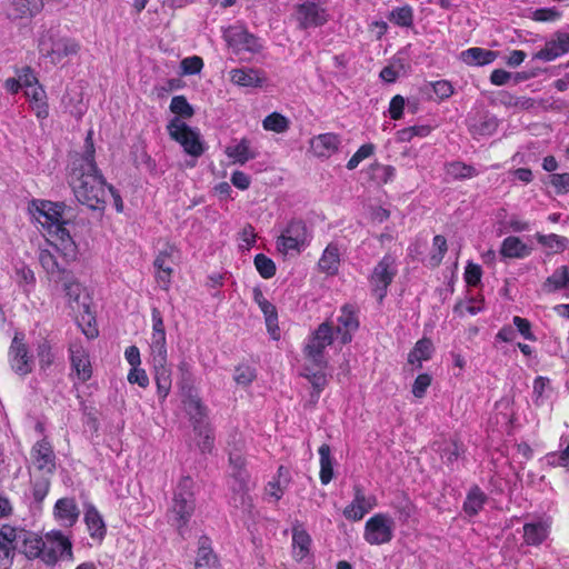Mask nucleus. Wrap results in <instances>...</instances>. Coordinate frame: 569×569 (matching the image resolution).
Instances as JSON below:
<instances>
[{
    "instance_id": "obj_34",
    "label": "nucleus",
    "mask_w": 569,
    "mask_h": 569,
    "mask_svg": "<svg viewBox=\"0 0 569 569\" xmlns=\"http://www.w3.org/2000/svg\"><path fill=\"white\" fill-rule=\"evenodd\" d=\"M432 351V342L423 338L417 341L415 348L409 352L408 362L416 368H421L422 362L430 359Z\"/></svg>"
},
{
    "instance_id": "obj_63",
    "label": "nucleus",
    "mask_w": 569,
    "mask_h": 569,
    "mask_svg": "<svg viewBox=\"0 0 569 569\" xmlns=\"http://www.w3.org/2000/svg\"><path fill=\"white\" fill-rule=\"evenodd\" d=\"M406 100L402 96H395L389 103V114L393 120L402 118Z\"/></svg>"
},
{
    "instance_id": "obj_13",
    "label": "nucleus",
    "mask_w": 569,
    "mask_h": 569,
    "mask_svg": "<svg viewBox=\"0 0 569 569\" xmlns=\"http://www.w3.org/2000/svg\"><path fill=\"white\" fill-rule=\"evenodd\" d=\"M64 556L72 559L71 541L58 530H52L46 533L41 560L48 566H53L61 557Z\"/></svg>"
},
{
    "instance_id": "obj_59",
    "label": "nucleus",
    "mask_w": 569,
    "mask_h": 569,
    "mask_svg": "<svg viewBox=\"0 0 569 569\" xmlns=\"http://www.w3.org/2000/svg\"><path fill=\"white\" fill-rule=\"evenodd\" d=\"M127 378L130 383H137L141 388H146L149 385L148 375L140 366L131 367Z\"/></svg>"
},
{
    "instance_id": "obj_18",
    "label": "nucleus",
    "mask_w": 569,
    "mask_h": 569,
    "mask_svg": "<svg viewBox=\"0 0 569 569\" xmlns=\"http://www.w3.org/2000/svg\"><path fill=\"white\" fill-rule=\"evenodd\" d=\"M33 467L43 475H52L56 470V455L47 439L37 441L30 452Z\"/></svg>"
},
{
    "instance_id": "obj_54",
    "label": "nucleus",
    "mask_w": 569,
    "mask_h": 569,
    "mask_svg": "<svg viewBox=\"0 0 569 569\" xmlns=\"http://www.w3.org/2000/svg\"><path fill=\"white\" fill-rule=\"evenodd\" d=\"M561 18V12L556 8H541L532 12V19L539 22H553Z\"/></svg>"
},
{
    "instance_id": "obj_6",
    "label": "nucleus",
    "mask_w": 569,
    "mask_h": 569,
    "mask_svg": "<svg viewBox=\"0 0 569 569\" xmlns=\"http://www.w3.org/2000/svg\"><path fill=\"white\" fill-rule=\"evenodd\" d=\"M311 233L301 220H292L277 238V250L283 256L299 254L310 242Z\"/></svg>"
},
{
    "instance_id": "obj_21",
    "label": "nucleus",
    "mask_w": 569,
    "mask_h": 569,
    "mask_svg": "<svg viewBox=\"0 0 569 569\" xmlns=\"http://www.w3.org/2000/svg\"><path fill=\"white\" fill-rule=\"evenodd\" d=\"M70 361L71 367L74 370L77 378L84 382L92 376V367L87 350L78 343L70 346Z\"/></svg>"
},
{
    "instance_id": "obj_19",
    "label": "nucleus",
    "mask_w": 569,
    "mask_h": 569,
    "mask_svg": "<svg viewBox=\"0 0 569 569\" xmlns=\"http://www.w3.org/2000/svg\"><path fill=\"white\" fill-rule=\"evenodd\" d=\"M569 52V32L557 31L541 48L533 54V59L550 62Z\"/></svg>"
},
{
    "instance_id": "obj_23",
    "label": "nucleus",
    "mask_w": 569,
    "mask_h": 569,
    "mask_svg": "<svg viewBox=\"0 0 569 569\" xmlns=\"http://www.w3.org/2000/svg\"><path fill=\"white\" fill-rule=\"evenodd\" d=\"M253 301L259 306L264 316V321L268 332L273 339L279 337L278 313L276 307L264 297L263 292L256 288L253 289Z\"/></svg>"
},
{
    "instance_id": "obj_32",
    "label": "nucleus",
    "mask_w": 569,
    "mask_h": 569,
    "mask_svg": "<svg viewBox=\"0 0 569 569\" xmlns=\"http://www.w3.org/2000/svg\"><path fill=\"white\" fill-rule=\"evenodd\" d=\"M318 266L322 272L329 276H333L338 272L340 266V251L337 244L330 243L327 246L319 259Z\"/></svg>"
},
{
    "instance_id": "obj_58",
    "label": "nucleus",
    "mask_w": 569,
    "mask_h": 569,
    "mask_svg": "<svg viewBox=\"0 0 569 569\" xmlns=\"http://www.w3.org/2000/svg\"><path fill=\"white\" fill-rule=\"evenodd\" d=\"M431 385V377L428 373L419 375L412 385V395L416 398H422L426 395L427 389Z\"/></svg>"
},
{
    "instance_id": "obj_64",
    "label": "nucleus",
    "mask_w": 569,
    "mask_h": 569,
    "mask_svg": "<svg viewBox=\"0 0 569 569\" xmlns=\"http://www.w3.org/2000/svg\"><path fill=\"white\" fill-rule=\"evenodd\" d=\"M550 183L558 193L569 192V173H553Z\"/></svg>"
},
{
    "instance_id": "obj_40",
    "label": "nucleus",
    "mask_w": 569,
    "mask_h": 569,
    "mask_svg": "<svg viewBox=\"0 0 569 569\" xmlns=\"http://www.w3.org/2000/svg\"><path fill=\"white\" fill-rule=\"evenodd\" d=\"M217 559L208 546V539L202 538L198 549L194 569H216Z\"/></svg>"
},
{
    "instance_id": "obj_10",
    "label": "nucleus",
    "mask_w": 569,
    "mask_h": 569,
    "mask_svg": "<svg viewBox=\"0 0 569 569\" xmlns=\"http://www.w3.org/2000/svg\"><path fill=\"white\" fill-rule=\"evenodd\" d=\"M292 18L300 29L306 30L326 24L330 14L327 8L307 0L293 7Z\"/></svg>"
},
{
    "instance_id": "obj_51",
    "label": "nucleus",
    "mask_w": 569,
    "mask_h": 569,
    "mask_svg": "<svg viewBox=\"0 0 569 569\" xmlns=\"http://www.w3.org/2000/svg\"><path fill=\"white\" fill-rule=\"evenodd\" d=\"M375 151V146L372 143L362 144L356 153L349 159L347 163V168L349 170L356 169L361 161L369 158Z\"/></svg>"
},
{
    "instance_id": "obj_57",
    "label": "nucleus",
    "mask_w": 569,
    "mask_h": 569,
    "mask_svg": "<svg viewBox=\"0 0 569 569\" xmlns=\"http://www.w3.org/2000/svg\"><path fill=\"white\" fill-rule=\"evenodd\" d=\"M174 252L173 247H167L166 249L161 250L157 258L154 259V268L157 270H163L168 269L171 270V263H172V254Z\"/></svg>"
},
{
    "instance_id": "obj_36",
    "label": "nucleus",
    "mask_w": 569,
    "mask_h": 569,
    "mask_svg": "<svg viewBox=\"0 0 569 569\" xmlns=\"http://www.w3.org/2000/svg\"><path fill=\"white\" fill-rule=\"evenodd\" d=\"M565 288L569 289V268L562 266L547 278L543 283V289L547 292H553Z\"/></svg>"
},
{
    "instance_id": "obj_3",
    "label": "nucleus",
    "mask_w": 569,
    "mask_h": 569,
    "mask_svg": "<svg viewBox=\"0 0 569 569\" xmlns=\"http://www.w3.org/2000/svg\"><path fill=\"white\" fill-rule=\"evenodd\" d=\"M17 549L28 559L41 558L43 539L37 533L22 528L3 525L0 528L1 569H9L11 567Z\"/></svg>"
},
{
    "instance_id": "obj_11",
    "label": "nucleus",
    "mask_w": 569,
    "mask_h": 569,
    "mask_svg": "<svg viewBox=\"0 0 569 569\" xmlns=\"http://www.w3.org/2000/svg\"><path fill=\"white\" fill-rule=\"evenodd\" d=\"M151 320L152 332L149 342L150 361L152 367H162V365H167L168 351L163 319L157 308H153L151 311Z\"/></svg>"
},
{
    "instance_id": "obj_24",
    "label": "nucleus",
    "mask_w": 569,
    "mask_h": 569,
    "mask_svg": "<svg viewBox=\"0 0 569 569\" xmlns=\"http://www.w3.org/2000/svg\"><path fill=\"white\" fill-rule=\"evenodd\" d=\"M341 140L336 133H322L310 140V149L318 158H329L339 149Z\"/></svg>"
},
{
    "instance_id": "obj_17",
    "label": "nucleus",
    "mask_w": 569,
    "mask_h": 569,
    "mask_svg": "<svg viewBox=\"0 0 569 569\" xmlns=\"http://www.w3.org/2000/svg\"><path fill=\"white\" fill-rule=\"evenodd\" d=\"M229 477L232 479L231 488L239 491L241 503L247 500L246 492L249 490L250 476L246 469L244 458L239 452H231L229 456Z\"/></svg>"
},
{
    "instance_id": "obj_43",
    "label": "nucleus",
    "mask_w": 569,
    "mask_h": 569,
    "mask_svg": "<svg viewBox=\"0 0 569 569\" xmlns=\"http://www.w3.org/2000/svg\"><path fill=\"white\" fill-rule=\"evenodd\" d=\"M290 121L279 112H272L262 121V127L267 131L283 133L289 129Z\"/></svg>"
},
{
    "instance_id": "obj_26",
    "label": "nucleus",
    "mask_w": 569,
    "mask_h": 569,
    "mask_svg": "<svg viewBox=\"0 0 569 569\" xmlns=\"http://www.w3.org/2000/svg\"><path fill=\"white\" fill-rule=\"evenodd\" d=\"M24 94L29 101L32 112L39 120L47 119L49 116V104L47 92L42 86H33L24 90Z\"/></svg>"
},
{
    "instance_id": "obj_42",
    "label": "nucleus",
    "mask_w": 569,
    "mask_h": 569,
    "mask_svg": "<svg viewBox=\"0 0 569 569\" xmlns=\"http://www.w3.org/2000/svg\"><path fill=\"white\" fill-rule=\"evenodd\" d=\"M485 501V493L477 487L472 488L465 500L463 510L469 516H475L482 509Z\"/></svg>"
},
{
    "instance_id": "obj_48",
    "label": "nucleus",
    "mask_w": 569,
    "mask_h": 569,
    "mask_svg": "<svg viewBox=\"0 0 569 569\" xmlns=\"http://www.w3.org/2000/svg\"><path fill=\"white\" fill-rule=\"evenodd\" d=\"M432 246L433 250L429 257L428 263L431 267H438L441 263L445 253L447 252V240L440 234L435 236Z\"/></svg>"
},
{
    "instance_id": "obj_35",
    "label": "nucleus",
    "mask_w": 569,
    "mask_h": 569,
    "mask_svg": "<svg viewBox=\"0 0 569 569\" xmlns=\"http://www.w3.org/2000/svg\"><path fill=\"white\" fill-rule=\"evenodd\" d=\"M36 351L40 370L46 371L56 360L53 345L47 338H42L37 342Z\"/></svg>"
},
{
    "instance_id": "obj_20",
    "label": "nucleus",
    "mask_w": 569,
    "mask_h": 569,
    "mask_svg": "<svg viewBox=\"0 0 569 569\" xmlns=\"http://www.w3.org/2000/svg\"><path fill=\"white\" fill-rule=\"evenodd\" d=\"M229 79L233 84L246 88H261L267 83L266 72L256 68L231 69Z\"/></svg>"
},
{
    "instance_id": "obj_49",
    "label": "nucleus",
    "mask_w": 569,
    "mask_h": 569,
    "mask_svg": "<svg viewBox=\"0 0 569 569\" xmlns=\"http://www.w3.org/2000/svg\"><path fill=\"white\" fill-rule=\"evenodd\" d=\"M317 370H312L309 366L305 368V377L310 381L315 388L317 396L323 390L327 385V378L323 372L325 368L316 367Z\"/></svg>"
},
{
    "instance_id": "obj_28",
    "label": "nucleus",
    "mask_w": 569,
    "mask_h": 569,
    "mask_svg": "<svg viewBox=\"0 0 569 569\" xmlns=\"http://www.w3.org/2000/svg\"><path fill=\"white\" fill-rule=\"evenodd\" d=\"M549 531L550 522L548 520L526 523L523 526V540L528 546H539L547 539Z\"/></svg>"
},
{
    "instance_id": "obj_4",
    "label": "nucleus",
    "mask_w": 569,
    "mask_h": 569,
    "mask_svg": "<svg viewBox=\"0 0 569 569\" xmlns=\"http://www.w3.org/2000/svg\"><path fill=\"white\" fill-rule=\"evenodd\" d=\"M196 509L194 481L183 477L177 485L172 503L168 510V522L174 527L181 537L188 531V522Z\"/></svg>"
},
{
    "instance_id": "obj_50",
    "label": "nucleus",
    "mask_w": 569,
    "mask_h": 569,
    "mask_svg": "<svg viewBox=\"0 0 569 569\" xmlns=\"http://www.w3.org/2000/svg\"><path fill=\"white\" fill-rule=\"evenodd\" d=\"M170 110L181 117L190 118L193 109L183 96H176L170 103Z\"/></svg>"
},
{
    "instance_id": "obj_2",
    "label": "nucleus",
    "mask_w": 569,
    "mask_h": 569,
    "mask_svg": "<svg viewBox=\"0 0 569 569\" xmlns=\"http://www.w3.org/2000/svg\"><path fill=\"white\" fill-rule=\"evenodd\" d=\"M64 209L63 203L48 200H32L29 204L32 218L41 226L50 244L63 258L72 260L77 256V244L66 228Z\"/></svg>"
},
{
    "instance_id": "obj_16",
    "label": "nucleus",
    "mask_w": 569,
    "mask_h": 569,
    "mask_svg": "<svg viewBox=\"0 0 569 569\" xmlns=\"http://www.w3.org/2000/svg\"><path fill=\"white\" fill-rule=\"evenodd\" d=\"M352 489L353 498L343 508L342 515L347 520L357 522L376 508L378 501L375 495L367 493L366 489L359 483H356Z\"/></svg>"
},
{
    "instance_id": "obj_37",
    "label": "nucleus",
    "mask_w": 569,
    "mask_h": 569,
    "mask_svg": "<svg viewBox=\"0 0 569 569\" xmlns=\"http://www.w3.org/2000/svg\"><path fill=\"white\" fill-rule=\"evenodd\" d=\"M153 369L158 397L160 401H164L171 389V371L167 365L153 367Z\"/></svg>"
},
{
    "instance_id": "obj_33",
    "label": "nucleus",
    "mask_w": 569,
    "mask_h": 569,
    "mask_svg": "<svg viewBox=\"0 0 569 569\" xmlns=\"http://www.w3.org/2000/svg\"><path fill=\"white\" fill-rule=\"evenodd\" d=\"M84 522L89 535L93 539L101 541L106 535V525L99 511L90 506L84 512Z\"/></svg>"
},
{
    "instance_id": "obj_30",
    "label": "nucleus",
    "mask_w": 569,
    "mask_h": 569,
    "mask_svg": "<svg viewBox=\"0 0 569 569\" xmlns=\"http://www.w3.org/2000/svg\"><path fill=\"white\" fill-rule=\"evenodd\" d=\"M498 52L479 47L469 48L460 53V59L469 66H486L493 62Z\"/></svg>"
},
{
    "instance_id": "obj_62",
    "label": "nucleus",
    "mask_w": 569,
    "mask_h": 569,
    "mask_svg": "<svg viewBox=\"0 0 569 569\" xmlns=\"http://www.w3.org/2000/svg\"><path fill=\"white\" fill-rule=\"evenodd\" d=\"M286 487L287 485L282 483L280 479H272L266 486V495L278 501L283 496Z\"/></svg>"
},
{
    "instance_id": "obj_1",
    "label": "nucleus",
    "mask_w": 569,
    "mask_h": 569,
    "mask_svg": "<svg viewBox=\"0 0 569 569\" xmlns=\"http://www.w3.org/2000/svg\"><path fill=\"white\" fill-rule=\"evenodd\" d=\"M69 184L81 204L92 210H102L104 208L108 198V187L94 162L91 131L86 137V151L72 158Z\"/></svg>"
},
{
    "instance_id": "obj_45",
    "label": "nucleus",
    "mask_w": 569,
    "mask_h": 569,
    "mask_svg": "<svg viewBox=\"0 0 569 569\" xmlns=\"http://www.w3.org/2000/svg\"><path fill=\"white\" fill-rule=\"evenodd\" d=\"M446 172L453 179H466L477 176V171L473 167L459 161L448 163L446 166Z\"/></svg>"
},
{
    "instance_id": "obj_7",
    "label": "nucleus",
    "mask_w": 569,
    "mask_h": 569,
    "mask_svg": "<svg viewBox=\"0 0 569 569\" xmlns=\"http://www.w3.org/2000/svg\"><path fill=\"white\" fill-rule=\"evenodd\" d=\"M396 531L395 519L386 512L371 516L365 523L363 539L371 546L389 543Z\"/></svg>"
},
{
    "instance_id": "obj_15",
    "label": "nucleus",
    "mask_w": 569,
    "mask_h": 569,
    "mask_svg": "<svg viewBox=\"0 0 569 569\" xmlns=\"http://www.w3.org/2000/svg\"><path fill=\"white\" fill-rule=\"evenodd\" d=\"M332 327L329 322L321 323L313 332L305 349L308 360L315 367L326 368L327 361L323 359V351L332 343Z\"/></svg>"
},
{
    "instance_id": "obj_25",
    "label": "nucleus",
    "mask_w": 569,
    "mask_h": 569,
    "mask_svg": "<svg viewBox=\"0 0 569 569\" xmlns=\"http://www.w3.org/2000/svg\"><path fill=\"white\" fill-rule=\"evenodd\" d=\"M79 515V508L72 498H61L54 505L53 516L62 526L72 527Z\"/></svg>"
},
{
    "instance_id": "obj_47",
    "label": "nucleus",
    "mask_w": 569,
    "mask_h": 569,
    "mask_svg": "<svg viewBox=\"0 0 569 569\" xmlns=\"http://www.w3.org/2000/svg\"><path fill=\"white\" fill-rule=\"evenodd\" d=\"M254 267L259 274L264 279H270L276 274V264L263 253H258L254 257Z\"/></svg>"
},
{
    "instance_id": "obj_38",
    "label": "nucleus",
    "mask_w": 569,
    "mask_h": 569,
    "mask_svg": "<svg viewBox=\"0 0 569 569\" xmlns=\"http://www.w3.org/2000/svg\"><path fill=\"white\" fill-rule=\"evenodd\" d=\"M184 409L194 425L207 423V409L197 396H189L184 401Z\"/></svg>"
},
{
    "instance_id": "obj_22",
    "label": "nucleus",
    "mask_w": 569,
    "mask_h": 569,
    "mask_svg": "<svg viewBox=\"0 0 569 569\" xmlns=\"http://www.w3.org/2000/svg\"><path fill=\"white\" fill-rule=\"evenodd\" d=\"M337 333L341 343L346 345L351 341L352 333L358 329L359 321L353 311L349 306H345L340 310V315L337 318Z\"/></svg>"
},
{
    "instance_id": "obj_55",
    "label": "nucleus",
    "mask_w": 569,
    "mask_h": 569,
    "mask_svg": "<svg viewBox=\"0 0 569 569\" xmlns=\"http://www.w3.org/2000/svg\"><path fill=\"white\" fill-rule=\"evenodd\" d=\"M203 68V60L198 56L184 58L181 61V70L183 74H197Z\"/></svg>"
},
{
    "instance_id": "obj_31",
    "label": "nucleus",
    "mask_w": 569,
    "mask_h": 569,
    "mask_svg": "<svg viewBox=\"0 0 569 569\" xmlns=\"http://www.w3.org/2000/svg\"><path fill=\"white\" fill-rule=\"evenodd\" d=\"M226 154L234 163L240 164H244L247 161L257 157V152L251 149V143L246 138L234 144L228 146L226 148Z\"/></svg>"
},
{
    "instance_id": "obj_12",
    "label": "nucleus",
    "mask_w": 569,
    "mask_h": 569,
    "mask_svg": "<svg viewBox=\"0 0 569 569\" xmlns=\"http://www.w3.org/2000/svg\"><path fill=\"white\" fill-rule=\"evenodd\" d=\"M10 368L20 377H26L33 370V357L24 341L22 332H16L8 350Z\"/></svg>"
},
{
    "instance_id": "obj_60",
    "label": "nucleus",
    "mask_w": 569,
    "mask_h": 569,
    "mask_svg": "<svg viewBox=\"0 0 569 569\" xmlns=\"http://www.w3.org/2000/svg\"><path fill=\"white\" fill-rule=\"evenodd\" d=\"M257 234L252 226L247 224L240 232V243L239 247L241 250H250L252 246L256 243Z\"/></svg>"
},
{
    "instance_id": "obj_39",
    "label": "nucleus",
    "mask_w": 569,
    "mask_h": 569,
    "mask_svg": "<svg viewBox=\"0 0 569 569\" xmlns=\"http://www.w3.org/2000/svg\"><path fill=\"white\" fill-rule=\"evenodd\" d=\"M320 480L322 485H328L333 478V468L330 447L327 443L320 446Z\"/></svg>"
},
{
    "instance_id": "obj_52",
    "label": "nucleus",
    "mask_w": 569,
    "mask_h": 569,
    "mask_svg": "<svg viewBox=\"0 0 569 569\" xmlns=\"http://www.w3.org/2000/svg\"><path fill=\"white\" fill-rule=\"evenodd\" d=\"M39 261L42 266V268L49 273V274H56L60 272V267L57 262L56 257L49 251V250H41L39 253Z\"/></svg>"
},
{
    "instance_id": "obj_9",
    "label": "nucleus",
    "mask_w": 569,
    "mask_h": 569,
    "mask_svg": "<svg viewBox=\"0 0 569 569\" xmlns=\"http://www.w3.org/2000/svg\"><path fill=\"white\" fill-rule=\"evenodd\" d=\"M223 39L228 47L237 56L242 53H258L262 49L259 38L250 33L243 26H231L223 32Z\"/></svg>"
},
{
    "instance_id": "obj_29",
    "label": "nucleus",
    "mask_w": 569,
    "mask_h": 569,
    "mask_svg": "<svg viewBox=\"0 0 569 569\" xmlns=\"http://www.w3.org/2000/svg\"><path fill=\"white\" fill-rule=\"evenodd\" d=\"M311 537L299 526L292 528V557L302 561L310 553Z\"/></svg>"
},
{
    "instance_id": "obj_44",
    "label": "nucleus",
    "mask_w": 569,
    "mask_h": 569,
    "mask_svg": "<svg viewBox=\"0 0 569 569\" xmlns=\"http://www.w3.org/2000/svg\"><path fill=\"white\" fill-rule=\"evenodd\" d=\"M389 20L399 27H411L413 23V10L408 4L397 7L389 13Z\"/></svg>"
},
{
    "instance_id": "obj_56",
    "label": "nucleus",
    "mask_w": 569,
    "mask_h": 569,
    "mask_svg": "<svg viewBox=\"0 0 569 569\" xmlns=\"http://www.w3.org/2000/svg\"><path fill=\"white\" fill-rule=\"evenodd\" d=\"M483 309L482 301L471 299L467 302H459L455 307V311L459 313L460 316H465L466 313H469L471 316H475L479 313Z\"/></svg>"
},
{
    "instance_id": "obj_14",
    "label": "nucleus",
    "mask_w": 569,
    "mask_h": 569,
    "mask_svg": "<svg viewBox=\"0 0 569 569\" xmlns=\"http://www.w3.org/2000/svg\"><path fill=\"white\" fill-rule=\"evenodd\" d=\"M167 129L170 137L179 142L188 154L199 157L203 152L199 133L180 118H173Z\"/></svg>"
},
{
    "instance_id": "obj_46",
    "label": "nucleus",
    "mask_w": 569,
    "mask_h": 569,
    "mask_svg": "<svg viewBox=\"0 0 569 569\" xmlns=\"http://www.w3.org/2000/svg\"><path fill=\"white\" fill-rule=\"evenodd\" d=\"M194 432L199 437L198 446L202 452L211 451L213 447V436L209 423L194 425Z\"/></svg>"
},
{
    "instance_id": "obj_5",
    "label": "nucleus",
    "mask_w": 569,
    "mask_h": 569,
    "mask_svg": "<svg viewBox=\"0 0 569 569\" xmlns=\"http://www.w3.org/2000/svg\"><path fill=\"white\" fill-rule=\"evenodd\" d=\"M38 48L42 57L57 64L64 58L77 56L80 44L72 38L60 36L54 30H48L41 34Z\"/></svg>"
},
{
    "instance_id": "obj_53",
    "label": "nucleus",
    "mask_w": 569,
    "mask_h": 569,
    "mask_svg": "<svg viewBox=\"0 0 569 569\" xmlns=\"http://www.w3.org/2000/svg\"><path fill=\"white\" fill-rule=\"evenodd\" d=\"M539 242L550 249L556 251L563 250L567 247L568 239L565 237H560L555 233L539 236Z\"/></svg>"
},
{
    "instance_id": "obj_41",
    "label": "nucleus",
    "mask_w": 569,
    "mask_h": 569,
    "mask_svg": "<svg viewBox=\"0 0 569 569\" xmlns=\"http://www.w3.org/2000/svg\"><path fill=\"white\" fill-rule=\"evenodd\" d=\"M500 252L508 258H521L527 254V246L517 237H507Z\"/></svg>"
},
{
    "instance_id": "obj_61",
    "label": "nucleus",
    "mask_w": 569,
    "mask_h": 569,
    "mask_svg": "<svg viewBox=\"0 0 569 569\" xmlns=\"http://www.w3.org/2000/svg\"><path fill=\"white\" fill-rule=\"evenodd\" d=\"M254 370L248 366H240L236 369L234 381L238 385L248 386L254 379Z\"/></svg>"
},
{
    "instance_id": "obj_8",
    "label": "nucleus",
    "mask_w": 569,
    "mask_h": 569,
    "mask_svg": "<svg viewBox=\"0 0 569 569\" xmlns=\"http://www.w3.org/2000/svg\"><path fill=\"white\" fill-rule=\"evenodd\" d=\"M398 272L396 258L391 254H385L376 264L370 277L369 283L373 296L382 301L387 295L388 287L393 281Z\"/></svg>"
},
{
    "instance_id": "obj_27",
    "label": "nucleus",
    "mask_w": 569,
    "mask_h": 569,
    "mask_svg": "<svg viewBox=\"0 0 569 569\" xmlns=\"http://www.w3.org/2000/svg\"><path fill=\"white\" fill-rule=\"evenodd\" d=\"M42 6V0H12L7 16L11 20L29 18L39 12Z\"/></svg>"
}]
</instances>
